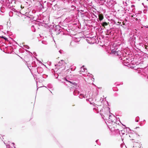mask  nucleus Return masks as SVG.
<instances>
[{
    "instance_id": "7",
    "label": "nucleus",
    "mask_w": 148,
    "mask_h": 148,
    "mask_svg": "<svg viewBox=\"0 0 148 148\" xmlns=\"http://www.w3.org/2000/svg\"><path fill=\"white\" fill-rule=\"evenodd\" d=\"M31 71V72H32L31 71V70L32 71H34V73H36L37 72L38 73H41L43 71V69L40 67H38L37 68H35V69H30L29 68Z\"/></svg>"
},
{
    "instance_id": "33",
    "label": "nucleus",
    "mask_w": 148,
    "mask_h": 148,
    "mask_svg": "<svg viewBox=\"0 0 148 148\" xmlns=\"http://www.w3.org/2000/svg\"><path fill=\"white\" fill-rule=\"evenodd\" d=\"M5 36H1V37L2 38H4V37Z\"/></svg>"
},
{
    "instance_id": "26",
    "label": "nucleus",
    "mask_w": 148,
    "mask_h": 148,
    "mask_svg": "<svg viewBox=\"0 0 148 148\" xmlns=\"http://www.w3.org/2000/svg\"><path fill=\"white\" fill-rule=\"evenodd\" d=\"M5 41H8V39L6 37H4V38H3Z\"/></svg>"
},
{
    "instance_id": "6",
    "label": "nucleus",
    "mask_w": 148,
    "mask_h": 148,
    "mask_svg": "<svg viewBox=\"0 0 148 148\" xmlns=\"http://www.w3.org/2000/svg\"><path fill=\"white\" fill-rule=\"evenodd\" d=\"M122 11V12H121V13L123 15L122 17H121V18H122V21H123V25H125L126 24L125 23L127 21V15L124 11Z\"/></svg>"
},
{
    "instance_id": "14",
    "label": "nucleus",
    "mask_w": 148,
    "mask_h": 148,
    "mask_svg": "<svg viewBox=\"0 0 148 148\" xmlns=\"http://www.w3.org/2000/svg\"><path fill=\"white\" fill-rule=\"evenodd\" d=\"M108 24L107 23L105 22H103L102 23V25L103 26H106L108 25Z\"/></svg>"
},
{
    "instance_id": "16",
    "label": "nucleus",
    "mask_w": 148,
    "mask_h": 148,
    "mask_svg": "<svg viewBox=\"0 0 148 148\" xmlns=\"http://www.w3.org/2000/svg\"><path fill=\"white\" fill-rule=\"evenodd\" d=\"M4 143L6 145V148H10V145H9V144H8V145H6V143H5V142H4Z\"/></svg>"
},
{
    "instance_id": "44",
    "label": "nucleus",
    "mask_w": 148,
    "mask_h": 148,
    "mask_svg": "<svg viewBox=\"0 0 148 148\" xmlns=\"http://www.w3.org/2000/svg\"><path fill=\"white\" fill-rule=\"evenodd\" d=\"M14 148H15V146H14Z\"/></svg>"
},
{
    "instance_id": "11",
    "label": "nucleus",
    "mask_w": 148,
    "mask_h": 148,
    "mask_svg": "<svg viewBox=\"0 0 148 148\" xmlns=\"http://www.w3.org/2000/svg\"><path fill=\"white\" fill-rule=\"evenodd\" d=\"M85 68H84V66H83L80 68V71H79V73H82V72H84L85 71Z\"/></svg>"
},
{
    "instance_id": "25",
    "label": "nucleus",
    "mask_w": 148,
    "mask_h": 148,
    "mask_svg": "<svg viewBox=\"0 0 148 148\" xmlns=\"http://www.w3.org/2000/svg\"><path fill=\"white\" fill-rule=\"evenodd\" d=\"M120 23L119 22H118L117 23L115 22V24L116 25H120Z\"/></svg>"
},
{
    "instance_id": "17",
    "label": "nucleus",
    "mask_w": 148,
    "mask_h": 148,
    "mask_svg": "<svg viewBox=\"0 0 148 148\" xmlns=\"http://www.w3.org/2000/svg\"><path fill=\"white\" fill-rule=\"evenodd\" d=\"M34 58L36 59V60L40 64H42V63L40 61V60H39L38 59H37L36 57H34Z\"/></svg>"
},
{
    "instance_id": "1",
    "label": "nucleus",
    "mask_w": 148,
    "mask_h": 148,
    "mask_svg": "<svg viewBox=\"0 0 148 148\" xmlns=\"http://www.w3.org/2000/svg\"><path fill=\"white\" fill-rule=\"evenodd\" d=\"M108 118V121L106 122L107 126L109 129H112V127L114 128L116 132L120 134L119 130L120 127V119L119 118H116L114 116L111 115H109Z\"/></svg>"
},
{
    "instance_id": "40",
    "label": "nucleus",
    "mask_w": 148,
    "mask_h": 148,
    "mask_svg": "<svg viewBox=\"0 0 148 148\" xmlns=\"http://www.w3.org/2000/svg\"><path fill=\"white\" fill-rule=\"evenodd\" d=\"M19 57H20V58H22H22L20 56H19Z\"/></svg>"
},
{
    "instance_id": "34",
    "label": "nucleus",
    "mask_w": 148,
    "mask_h": 148,
    "mask_svg": "<svg viewBox=\"0 0 148 148\" xmlns=\"http://www.w3.org/2000/svg\"><path fill=\"white\" fill-rule=\"evenodd\" d=\"M12 144H13V145H15V143H12Z\"/></svg>"
},
{
    "instance_id": "45",
    "label": "nucleus",
    "mask_w": 148,
    "mask_h": 148,
    "mask_svg": "<svg viewBox=\"0 0 148 148\" xmlns=\"http://www.w3.org/2000/svg\"><path fill=\"white\" fill-rule=\"evenodd\" d=\"M26 51H28L27 50H26Z\"/></svg>"
},
{
    "instance_id": "9",
    "label": "nucleus",
    "mask_w": 148,
    "mask_h": 148,
    "mask_svg": "<svg viewBox=\"0 0 148 148\" xmlns=\"http://www.w3.org/2000/svg\"><path fill=\"white\" fill-rule=\"evenodd\" d=\"M37 66L36 62L35 61H33L32 63V67L35 68Z\"/></svg>"
},
{
    "instance_id": "39",
    "label": "nucleus",
    "mask_w": 148,
    "mask_h": 148,
    "mask_svg": "<svg viewBox=\"0 0 148 148\" xmlns=\"http://www.w3.org/2000/svg\"><path fill=\"white\" fill-rule=\"evenodd\" d=\"M24 61H26V62H28V61H26V60H24Z\"/></svg>"
},
{
    "instance_id": "19",
    "label": "nucleus",
    "mask_w": 148,
    "mask_h": 148,
    "mask_svg": "<svg viewBox=\"0 0 148 148\" xmlns=\"http://www.w3.org/2000/svg\"><path fill=\"white\" fill-rule=\"evenodd\" d=\"M59 52L61 54H64V52L62 50H60L59 51Z\"/></svg>"
},
{
    "instance_id": "36",
    "label": "nucleus",
    "mask_w": 148,
    "mask_h": 148,
    "mask_svg": "<svg viewBox=\"0 0 148 148\" xmlns=\"http://www.w3.org/2000/svg\"><path fill=\"white\" fill-rule=\"evenodd\" d=\"M98 141V140H97L96 141V143H97V142Z\"/></svg>"
},
{
    "instance_id": "35",
    "label": "nucleus",
    "mask_w": 148,
    "mask_h": 148,
    "mask_svg": "<svg viewBox=\"0 0 148 148\" xmlns=\"http://www.w3.org/2000/svg\"><path fill=\"white\" fill-rule=\"evenodd\" d=\"M102 19H103V18H101L100 19V20H102Z\"/></svg>"
},
{
    "instance_id": "20",
    "label": "nucleus",
    "mask_w": 148,
    "mask_h": 148,
    "mask_svg": "<svg viewBox=\"0 0 148 148\" xmlns=\"http://www.w3.org/2000/svg\"><path fill=\"white\" fill-rule=\"evenodd\" d=\"M91 100V99H86V100L87 101H89L90 102V104H92V103L90 101V100Z\"/></svg>"
},
{
    "instance_id": "41",
    "label": "nucleus",
    "mask_w": 148,
    "mask_h": 148,
    "mask_svg": "<svg viewBox=\"0 0 148 148\" xmlns=\"http://www.w3.org/2000/svg\"><path fill=\"white\" fill-rule=\"evenodd\" d=\"M75 67L74 68V70H75Z\"/></svg>"
},
{
    "instance_id": "13",
    "label": "nucleus",
    "mask_w": 148,
    "mask_h": 148,
    "mask_svg": "<svg viewBox=\"0 0 148 148\" xmlns=\"http://www.w3.org/2000/svg\"><path fill=\"white\" fill-rule=\"evenodd\" d=\"M113 90L114 91H117L118 90V89L117 87H114L113 88Z\"/></svg>"
},
{
    "instance_id": "27",
    "label": "nucleus",
    "mask_w": 148,
    "mask_h": 148,
    "mask_svg": "<svg viewBox=\"0 0 148 148\" xmlns=\"http://www.w3.org/2000/svg\"><path fill=\"white\" fill-rule=\"evenodd\" d=\"M24 47L27 49H29V47L27 46L24 45Z\"/></svg>"
},
{
    "instance_id": "38",
    "label": "nucleus",
    "mask_w": 148,
    "mask_h": 148,
    "mask_svg": "<svg viewBox=\"0 0 148 148\" xmlns=\"http://www.w3.org/2000/svg\"><path fill=\"white\" fill-rule=\"evenodd\" d=\"M34 27V25H33L32 26V27Z\"/></svg>"
},
{
    "instance_id": "23",
    "label": "nucleus",
    "mask_w": 148,
    "mask_h": 148,
    "mask_svg": "<svg viewBox=\"0 0 148 148\" xmlns=\"http://www.w3.org/2000/svg\"><path fill=\"white\" fill-rule=\"evenodd\" d=\"M48 86L50 88H51L52 87V85L50 84H48Z\"/></svg>"
},
{
    "instance_id": "2",
    "label": "nucleus",
    "mask_w": 148,
    "mask_h": 148,
    "mask_svg": "<svg viewBox=\"0 0 148 148\" xmlns=\"http://www.w3.org/2000/svg\"><path fill=\"white\" fill-rule=\"evenodd\" d=\"M64 79L70 84L69 85L71 87L70 88V91L73 92L74 95H77L79 94L80 91V88L79 85L75 82L68 81L66 78H64Z\"/></svg>"
},
{
    "instance_id": "30",
    "label": "nucleus",
    "mask_w": 148,
    "mask_h": 148,
    "mask_svg": "<svg viewBox=\"0 0 148 148\" xmlns=\"http://www.w3.org/2000/svg\"><path fill=\"white\" fill-rule=\"evenodd\" d=\"M124 132V131L123 130H121V133H122L123 134H124V133H123Z\"/></svg>"
},
{
    "instance_id": "43",
    "label": "nucleus",
    "mask_w": 148,
    "mask_h": 148,
    "mask_svg": "<svg viewBox=\"0 0 148 148\" xmlns=\"http://www.w3.org/2000/svg\"><path fill=\"white\" fill-rule=\"evenodd\" d=\"M117 85H118V86H119V84H118Z\"/></svg>"
},
{
    "instance_id": "37",
    "label": "nucleus",
    "mask_w": 148,
    "mask_h": 148,
    "mask_svg": "<svg viewBox=\"0 0 148 148\" xmlns=\"http://www.w3.org/2000/svg\"><path fill=\"white\" fill-rule=\"evenodd\" d=\"M72 70H73L72 68H71V71H72Z\"/></svg>"
},
{
    "instance_id": "24",
    "label": "nucleus",
    "mask_w": 148,
    "mask_h": 148,
    "mask_svg": "<svg viewBox=\"0 0 148 148\" xmlns=\"http://www.w3.org/2000/svg\"><path fill=\"white\" fill-rule=\"evenodd\" d=\"M42 44H44L45 45H47V42H46L43 41H42Z\"/></svg>"
},
{
    "instance_id": "31",
    "label": "nucleus",
    "mask_w": 148,
    "mask_h": 148,
    "mask_svg": "<svg viewBox=\"0 0 148 148\" xmlns=\"http://www.w3.org/2000/svg\"><path fill=\"white\" fill-rule=\"evenodd\" d=\"M29 55H31V54H32V53L31 52L29 51Z\"/></svg>"
},
{
    "instance_id": "22",
    "label": "nucleus",
    "mask_w": 148,
    "mask_h": 148,
    "mask_svg": "<svg viewBox=\"0 0 148 148\" xmlns=\"http://www.w3.org/2000/svg\"><path fill=\"white\" fill-rule=\"evenodd\" d=\"M47 77V75H43L42 77L44 78H46Z\"/></svg>"
},
{
    "instance_id": "29",
    "label": "nucleus",
    "mask_w": 148,
    "mask_h": 148,
    "mask_svg": "<svg viewBox=\"0 0 148 148\" xmlns=\"http://www.w3.org/2000/svg\"><path fill=\"white\" fill-rule=\"evenodd\" d=\"M73 42H71L70 43V46H71L72 45V44L73 43Z\"/></svg>"
},
{
    "instance_id": "12",
    "label": "nucleus",
    "mask_w": 148,
    "mask_h": 148,
    "mask_svg": "<svg viewBox=\"0 0 148 148\" xmlns=\"http://www.w3.org/2000/svg\"><path fill=\"white\" fill-rule=\"evenodd\" d=\"M79 97L80 99H82L84 97V95L83 94H80Z\"/></svg>"
},
{
    "instance_id": "18",
    "label": "nucleus",
    "mask_w": 148,
    "mask_h": 148,
    "mask_svg": "<svg viewBox=\"0 0 148 148\" xmlns=\"http://www.w3.org/2000/svg\"><path fill=\"white\" fill-rule=\"evenodd\" d=\"M67 72L68 74H70L71 72V71H70V70L69 69L67 70Z\"/></svg>"
},
{
    "instance_id": "4",
    "label": "nucleus",
    "mask_w": 148,
    "mask_h": 148,
    "mask_svg": "<svg viewBox=\"0 0 148 148\" xmlns=\"http://www.w3.org/2000/svg\"><path fill=\"white\" fill-rule=\"evenodd\" d=\"M120 45L119 44L117 45L116 47L110 52V54L112 55H115V56H119V54L120 53V49L119 47L118 48L117 47H119Z\"/></svg>"
},
{
    "instance_id": "3",
    "label": "nucleus",
    "mask_w": 148,
    "mask_h": 148,
    "mask_svg": "<svg viewBox=\"0 0 148 148\" xmlns=\"http://www.w3.org/2000/svg\"><path fill=\"white\" fill-rule=\"evenodd\" d=\"M66 63L63 60H61L58 64H55V66H57L58 69L63 70H64L66 67Z\"/></svg>"
},
{
    "instance_id": "10",
    "label": "nucleus",
    "mask_w": 148,
    "mask_h": 148,
    "mask_svg": "<svg viewBox=\"0 0 148 148\" xmlns=\"http://www.w3.org/2000/svg\"><path fill=\"white\" fill-rule=\"evenodd\" d=\"M101 112V110H100V114H101V115L102 116V117L103 118V119L104 120H105V119H106V117H107V116H108V114H105V115H103L102 116L101 114H102V113Z\"/></svg>"
},
{
    "instance_id": "8",
    "label": "nucleus",
    "mask_w": 148,
    "mask_h": 148,
    "mask_svg": "<svg viewBox=\"0 0 148 148\" xmlns=\"http://www.w3.org/2000/svg\"><path fill=\"white\" fill-rule=\"evenodd\" d=\"M104 2H106V3L109 6H111L113 3L112 0H104Z\"/></svg>"
},
{
    "instance_id": "28",
    "label": "nucleus",
    "mask_w": 148,
    "mask_h": 148,
    "mask_svg": "<svg viewBox=\"0 0 148 148\" xmlns=\"http://www.w3.org/2000/svg\"><path fill=\"white\" fill-rule=\"evenodd\" d=\"M145 48L146 49H148V46L147 45H145Z\"/></svg>"
},
{
    "instance_id": "15",
    "label": "nucleus",
    "mask_w": 148,
    "mask_h": 148,
    "mask_svg": "<svg viewBox=\"0 0 148 148\" xmlns=\"http://www.w3.org/2000/svg\"><path fill=\"white\" fill-rule=\"evenodd\" d=\"M13 12L12 11H10L9 13V15L10 16H13Z\"/></svg>"
},
{
    "instance_id": "21",
    "label": "nucleus",
    "mask_w": 148,
    "mask_h": 148,
    "mask_svg": "<svg viewBox=\"0 0 148 148\" xmlns=\"http://www.w3.org/2000/svg\"><path fill=\"white\" fill-rule=\"evenodd\" d=\"M107 110H108V114H109L110 113V111H109V110H110V109L108 107H107Z\"/></svg>"
},
{
    "instance_id": "5",
    "label": "nucleus",
    "mask_w": 148,
    "mask_h": 148,
    "mask_svg": "<svg viewBox=\"0 0 148 148\" xmlns=\"http://www.w3.org/2000/svg\"><path fill=\"white\" fill-rule=\"evenodd\" d=\"M56 28H53L51 30V34L52 36H53V35H57L59 34L60 32V29H58L59 26H56Z\"/></svg>"
},
{
    "instance_id": "32",
    "label": "nucleus",
    "mask_w": 148,
    "mask_h": 148,
    "mask_svg": "<svg viewBox=\"0 0 148 148\" xmlns=\"http://www.w3.org/2000/svg\"><path fill=\"white\" fill-rule=\"evenodd\" d=\"M36 54V53L35 52H34V53H33V54H34L35 56V54Z\"/></svg>"
},
{
    "instance_id": "42",
    "label": "nucleus",
    "mask_w": 148,
    "mask_h": 148,
    "mask_svg": "<svg viewBox=\"0 0 148 148\" xmlns=\"http://www.w3.org/2000/svg\"><path fill=\"white\" fill-rule=\"evenodd\" d=\"M131 16V17H133V15H132Z\"/></svg>"
}]
</instances>
